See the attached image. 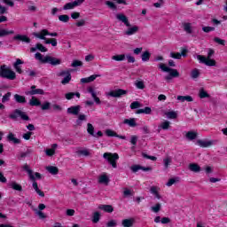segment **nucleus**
<instances>
[{"mask_svg":"<svg viewBox=\"0 0 227 227\" xmlns=\"http://www.w3.org/2000/svg\"><path fill=\"white\" fill-rule=\"evenodd\" d=\"M196 145H198V146H200V148H210V146H214V145H215V141L207 139H199L197 140Z\"/></svg>","mask_w":227,"mask_h":227,"instance_id":"11","label":"nucleus"},{"mask_svg":"<svg viewBox=\"0 0 227 227\" xmlns=\"http://www.w3.org/2000/svg\"><path fill=\"white\" fill-rule=\"evenodd\" d=\"M7 140L9 143H13V145H20V139L15 137V134L10 132L7 136Z\"/></svg>","mask_w":227,"mask_h":227,"instance_id":"20","label":"nucleus"},{"mask_svg":"<svg viewBox=\"0 0 227 227\" xmlns=\"http://www.w3.org/2000/svg\"><path fill=\"white\" fill-rule=\"evenodd\" d=\"M202 31H204V33H210L212 31H215V27H203Z\"/></svg>","mask_w":227,"mask_h":227,"instance_id":"60","label":"nucleus"},{"mask_svg":"<svg viewBox=\"0 0 227 227\" xmlns=\"http://www.w3.org/2000/svg\"><path fill=\"white\" fill-rule=\"evenodd\" d=\"M81 113V106H73L67 108V114L77 116Z\"/></svg>","mask_w":227,"mask_h":227,"instance_id":"16","label":"nucleus"},{"mask_svg":"<svg viewBox=\"0 0 227 227\" xmlns=\"http://www.w3.org/2000/svg\"><path fill=\"white\" fill-rule=\"evenodd\" d=\"M20 65H24V61L20 59H17L16 62L13 64V67L18 74H22V67H20Z\"/></svg>","mask_w":227,"mask_h":227,"instance_id":"22","label":"nucleus"},{"mask_svg":"<svg viewBox=\"0 0 227 227\" xmlns=\"http://www.w3.org/2000/svg\"><path fill=\"white\" fill-rule=\"evenodd\" d=\"M192 79H198L200 77V69L195 68L191 73Z\"/></svg>","mask_w":227,"mask_h":227,"instance_id":"49","label":"nucleus"},{"mask_svg":"<svg viewBox=\"0 0 227 227\" xmlns=\"http://www.w3.org/2000/svg\"><path fill=\"white\" fill-rule=\"evenodd\" d=\"M35 58L40 63H43V64L48 63L49 65H51L52 67H58V65H61V63H62L61 59H58L56 57H52V56H49V55L43 56L40 52L35 53Z\"/></svg>","mask_w":227,"mask_h":227,"instance_id":"3","label":"nucleus"},{"mask_svg":"<svg viewBox=\"0 0 227 227\" xmlns=\"http://www.w3.org/2000/svg\"><path fill=\"white\" fill-rule=\"evenodd\" d=\"M9 187H11V189H13V191H22V186L15 181L11 182L9 184Z\"/></svg>","mask_w":227,"mask_h":227,"instance_id":"31","label":"nucleus"},{"mask_svg":"<svg viewBox=\"0 0 227 227\" xmlns=\"http://www.w3.org/2000/svg\"><path fill=\"white\" fill-rule=\"evenodd\" d=\"M98 208L99 210H103L104 212H107L108 214H111L114 211V208H113V206L111 205H99Z\"/></svg>","mask_w":227,"mask_h":227,"instance_id":"24","label":"nucleus"},{"mask_svg":"<svg viewBox=\"0 0 227 227\" xmlns=\"http://www.w3.org/2000/svg\"><path fill=\"white\" fill-rule=\"evenodd\" d=\"M46 169L49 173H51V175H58V173L59 172V169H58L57 167L54 166L46 167Z\"/></svg>","mask_w":227,"mask_h":227,"instance_id":"39","label":"nucleus"},{"mask_svg":"<svg viewBox=\"0 0 227 227\" xmlns=\"http://www.w3.org/2000/svg\"><path fill=\"white\" fill-rule=\"evenodd\" d=\"M134 223H136V220L134 218L123 219L121 221V224L123 227H132L134 226Z\"/></svg>","mask_w":227,"mask_h":227,"instance_id":"23","label":"nucleus"},{"mask_svg":"<svg viewBox=\"0 0 227 227\" xmlns=\"http://www.w3.org/2000/svg\"><path fill=\"white\" fill-rule=\"evenodd\" d=\"M183 58H186L187 57V49H183L182 52H170V58H173V59H181Z\"/></svg>","mask_w":227,"mask_h":227,"instance_id":"15","label":"nucleus"},{"mask_svg":"<svg viewBox=\"0 0 227 227\" xmlns=\"http://www.w3.org/2000/svg\"><path fill=\"white\" fill-rule=\"evenodd\" d=\"M130 169L133 173H137V171H139L141 169V166L140 165H133L130 167Z\"/></svg>","mask_w":227,"mask_h":227,"instance_id":"62","label":"nucleus"},{"mask_svg":"<svg viewBox=\"0 0 227 227\" xmlns=\"http://www.w3.org/2000/svg\"><path fill=\"white\" fill-rule=\"evenodd\" d=\"M34 36H35V38H39L40 40H45V36H58V33H50L49 30L43 29L38 33H34Z\"/></svg>","mask_w":227,"mask_h":227,"instance_id":"10","label":"nucleus"},{"mask_svg":"<svg viewBox=\"0 0 227 227\" xmlns=\"http://www.w3.org/2000/svg\"><path fill=\"white\" fill-rule=\"evenodd\" d=\"M106 6H108V8H110L111 10H116V4L111 1H106Z\"/></svg>","mask_w":227,"mask_h":227,"instance_id":"59","label":"nucleus"},{"mask_svg":"<svg viewBox=\"0 0 227 227\" xmlns=\"http://www.w3.org/2000/svg\"><path fill=\"white\" fill-rule=\"evenodd\" d=\"M36 49L37 51H40V52H47V48H45V46H43V44L42 43H37L36 44Z\"/></svg>","mask_w":227,"mask_h":227,"instance_id":"55","label":"nucleus"},{"mask_svg":"<svg viewBox=\"0 0 227 227\" xmlns=\"http://www.w3.org/2000/svg\"><path fill=\"white\" fill-rule=\"evenodd\" d=\"M77 3L75 1L67 3L64 5L63 10H74V8L77 7Z\"/></svg>","mask_w":227,"mask_h":227,"instance_id":"36","label":"nucleus"},{"mask_svg":"<svg viewBox=\"0 0 227 227\" xmlns=\"http://www.w3.org/2000/svg\"><path fill=\"white\" fill-rule=\"evenodd\" d=\"M42 111H49L51 109V103L49 101L44 102L41 105Z\"/></svg>","mask_w":227,"mask_h":227,"instance_id":"51","label":"nucleus"},{"mask_svg":"<svg viewBox=\"0 0 227 227\" xmlns=\"http://www.w3.org/2000/svg\"><path fill=\"white\" fill-rule=\"evenodd\" d=\"M185 137L188 141H194L198 137V132L196 131H188L185 133Z\"/></svg>","mask_w":227,"mask_h":227,"instance_id":"25","label":"nucleus"},{"mask_svg":"<svg viewBox=\"0 0 227 227\" xmlns=\"http://www.w3.org/2000/svg\"><path fill=\"white\" fill-rule=\"evenodd\" d=\"M177 182H180L179 177L171 178L168 181L166 185H167V187H171V185H175V184H176Z\"/></svg>","mask_w":227,"mask_h":227,"instance_id":"46","label":"nucleus"},{"mask_svg":"<svg viewBox=\"0 0 227 227\" xmlns=\"http://www.w3.org/2000/svg\"><path fill=\"white\" fill-rule=\"evenodd\" d=\"M165 116H167L168 120H176V118L178 117V114H176V112L175 111H170L166 112Z\"/></svg>","mask_w":227,"mask_h":227,"instance_id":"32","label":"nucleus"},{"mask_svg":"<svg viewBox=\"0 0 227 227\" xmlns=\"http://www.w3.org/2000/svg\"><path fill=\"white\" fill-rule=\"evenodd\" d=\"M215 51L214 50L209 49L207 52V57H205L203 55H198L197 59L200 61V63H202L203 65H206V67H215V60L211 59L212 56H214Z\"/></svg>","mask_w":227,"mask_h":227,"instance_id":"4","label":"nucleus"},{"mask_svg":"<svg viewBox=\"0 0 227 227\" xmlns=\"http://www.w3.org/2000/svg\"><path fill=\"white\" fill-rule=\"evenodd\" d=\"M71 67H73L74 68L77 67H82V62L80 60H74L73 63L71 64Z\"/></svg>","mask_w":227,"mask_h":227,"instance_id":"61","label":"nucleus"},{"mask_svg":"<svg viewBox=\"0 0 227 227\" xmlns=\"http://www.w3.org/2000/svg\"><path fill=\"white\" fill-rule=\"evenodd\" d=\"M56 150H58V144H52L51 147L46 149L44 152L47 157H52L53 155H56Z\"/></svg>","mask_w":227,"mask_h":227,"instance_id":"17","label":"nucleus"},{"mask_svg":"<svg viewBox=\"0 0 227 227\" xmlns=\"http://www.w3.org/2000/svg\"><path fill=\"white\" fill-rule=\"evenodd\" d=\"M160 203H157L155 206L151 207L152 212H154L157 214L158 212H160Z\"/></svg>","mask_w":227,"mask_h":227,"instance_id":"54","label":"nucleus"},{"mask_svg":"<svg viewBox=\"0 0 227 227\" xmlns=\"http://www.w3.org/2000/svg\"><path fill=\"white\" fill-rule=\"evenodd\" d=\"M87 120L86 114H79L75 121L76 127H81L82 125V121H86Z\"/></svg>","mask_w":227,"mask_h":227,"instance_id":"27","label":"nucleus"},{"mask_svg":"<svg viewBox=\"0 0 227 227\" xmlns=\"http://www.w3.org/2000/svg\"><path fill=\"white\" fill-rule=\"evenodd\" d=\"M124 125H129V127H137V123H136V119H125L123 121Z\"/></svg>","mask_w":227,"mask_h":227,"instance_id":"30","label":"nucleus"},{"mask_svg":"<svg viewBox=\"0 0 227 227\" xmlns=\"http://www.w3.org/2000/svg\"><path fill=\"white\" fill-rule=\"evenodd\" d=\"M59 77H63V75H66L64 79L61 81L62 84H68L70 81H72V74H70V71H61L58 74Z\"/></svg>","mask_w":227,"mask_h":227,"instance_id":"13","label":"nucleus"},{"mask_svg":"<svg viewBox=\"0 0 227 227\" xmlns=\"http://www.w3.org/2000/svg\"><path fill=\"white\" fill-rule=\"evenodd\" d=\"M14 100L18 104H26V97L20 96L19 94L14 95Z\"/></svg>","mask_w":227,"mask_h":227,"instance_id":"33","label":"nucleus"},{"mask_svg":"<svg viewBox=\"0 0 227 227\" xmlns=\"http://www.w3.org/2000/svg\"><path fill=\"white\" fill-rule=\"evenodd\" d=\"M15 42H24L25 43H31V39L26 35L18 34L13 36Z\"/></svg>","mask_w":227,"mask_h":227,"instance_id":"14","label":"nucleus"},{"mask_svg":"<svg viewBox=\"0 0 227 227\" xmlns=\"http://www.w3.org/2000/svg\"><path fill=\"white\" fill-rule=\"evenodd\" d=\"M22 169L27 173L29 180L33 182L32 186L35 189V192L38 194V196L43 198V196H45V193L39 190L38 183H36V180H42V174L38 172H33L29 168V165L27 164L23 165Z\"/></svg>","mask_w":227,"mask_h":227,"instance_id":"2","label":"nucleus"},{"mask_svg":"<svg viewBox=\"0 0 227 227\" xmlns=\"http://www.w3.org/2000/svg\"><path fill=\"white\" fill-rule=\"evenodd\" d=\"M128 93L127 90L123 89H116L114 90H110L109 92H106V97H113L114 98H120V97H123V95H126Z\"/></svg>","mask_w":227,"mask_h":227,"instance_id":"9","label":"nucleus"},{"mask_svg":"<svg viewBox=\"0 0 227 227\" xmlns=\"http://www.w3.org/2000/svg\"><path fill=\"white\" fill-rule=\"evenodd\" d=\"M98 221H100V213L98 211H96L92 215V223L94 224H97V223H98Z\"/></svg>","mask_w":227,"mask_h":227,"instance_id":"43","label":"nucleus"},{"mask_svg":"<svg viewBox=\"0 0 227 227\" xmlns=\"http://www.w3.org/2000/svg\"><path fill=\"white\" fill-rule=\"evenodd\" d=\"M106 135L108 137H118V133L115 132L114 130H113V129H106Z\"/></svg>","mask_w":227,"mask_h":227,"instance_id":"47","label":"nucleus"},{"mask_svg":"<svg viewBox=\"0 0 227 227\" xmlns=\"http://www.w3.org/2000/svg\"><path fill=\"white\" fill-rule=\"evenodd\" d=\"M170 125H171V122H169V121H165L161 122L159 126V132L160 129L168 130V129H169Z\"/></svg>","mask_w":227,"mask_h":227,"instance_id":"35","label":"nucleus"},{"mask_svg":"<svg viewBox=\"0 0 227 227\" xmlns=\"http://www.w3.org/2000/svg\"><path fill=\"white\" fill-rule=\"evenodd\" d=\"M103 157L106 159V160H107V162H109V164H111L112 168H114V169L118 168V165L116 164V161L118 160V159H120L118 153H105L103 154Z\"/></svg>","mask_w":227,"mask_h":227,"instance_id":"7","label":"nucleus"},{"mask_svg":"<svg viewBox=\"0 0 227 227\" xmlns=\"http://www.w3.org/2000/svg\"><path fill=\"white\" fill-rule=\"evenodd\" d=\"M214 42H215V43H218L219 45H225V43H226L225 40L221 39L219 37H215Z\"/></svg>","mask_w":227,"mask_h":227,"instance_id":"57","label":"nucleus"},{"mask_svg":"<svg viewBox=\"0 0 227 227\" xmlns=\"http://www.w3.org/2000/svg\"><path fill=\"white\" fill-rule=\"evenodd\" d=\"M11 97H12V92H7L6 94H4L2 98L3 104H5V102H9Z\"/></svg>","mask_w":227,"mask_h":227,"instance_id":"52","label":"nucleus"},{"mask_svg":"<svg viewBox=\"0 0 227 227\" xmlns=\"http://www.w3.org/2000/svg\"><path fill=\"white\" fill-rule=\"evenodd\" d=\"M135 86L137 90H145V82L143 81H136Z\"/></svg>","mask_w":227,"mask_h":227,"instance_id":"50","label":"nucleus"},{"mask_svg":"<svg viewBox=\"0 0 227 227\" xmlns=\"http://www.w3.org/2000/svg\"><path fill=\"white\" fill-rule=\"evenodd\" d=\"M126 59H128V63H136V58L130 54L126 55Z\"/></svg>","mask_w":227,"mask_h":227,"instance_id":"63","label":"nucleus"},{"mask_svg":"<svg viewBox=\"0 0 227 227\" xmlns=\"http://www.w3.org/2000/svg\"><path fill=\"white\" fill-rule=\"evenodd\" d=\"M199 97L200 98H208V97H210V95H208V93L207 91H205V90L201 89L200 90Z\"/></svg>","mask_w":227,"mask_h":227,"instance_id":"53","label":"nucleus"},{"mask_svg":"<svg viewBox=\"0 0 227 227\" xmlns=\"http://www.w3.org/2000/svg\"><path fill=\"white\" fill-rule=\"evenodd\" d=\"M8 35H15V31L8 29H0V36H8Z\"/></svg>","mask_w":227,"mask_h":227,"instance_id":"40","label":"nucleus"},{"mask_svg":"<svg viewBox=\"0 0 227 227\" xmlns=\"http://www.w3.org/2000/svg\"><path fill=\"white\" fill-rule=\"evenodd\" d=\"M97 77H100V74H92L87 78H82L81 82L82 84H88L89 82H93Z\"/></svg>","mask_w":227,"mask_h":227,"instance_id":"21","label":"nucleus"},{"mask_svg":"<svg viewBox=\"0 0 227 227\" xmlns=\"http://www.w3.org/2000/svg\"><path fill=\"white\" fill-rule=\"evenodd\" d=\"M152 56V53H150V51H145L143 52L141 58H142V61L144 63H146L147 61H150V57Z\"/></svg>","mask_w":227,"mask_h":227,"instance_id":"37","label":"nucleus"},{"mask_svg":"<svg viewBox=\"0 0 227 227\" xmlns=\"http://www.w3.org/2000/svg\"><path fill=\"white\" fill-rule=\"evenodd\" d=\"M111 182V179L107 173L103 172L98 176V183H99L101 185H109V183Z\"/></svg>","mask_w":227,"mask_h":227,"instance_id":"12","label":"nucleus"},{"mask_svg":"<svg viewBox=\"0 0 227 227\" xmlns=\"http://www.w3.org/2000/svg\"><path fill=\"white\" fill-rule=\"evenodd\" d=\"M31 136H33V132L27 131V133L23 134L22 137L26 141H29L31 139Z\"/></svg>","mask_w":227,"mask_h":227,"instance_id":"58","label":"nucleus"},{"mask_svg":"<svg viewBox=\"0 0 227 227\" xmlns=\"http://www.w3.org/2000/svg\"><path fill=\"white\" fill-rule=\"evenodd\" d=\"M31 210L35 212V215L39 216V219H45V217H47L44 212L38 210L35 206H31Z\"/></svg>","mask_w":227,"mask_h":227,"instance_id":"26","label":"nucleus"},{"mask_svg":"<svg viewBox=\"0 0 227 227\" xmlns=\"http://www.w3.org/2000/svg\"><path fill=\"white\" fill-rule=\"evenodd\" d=\"M27 95H45V91L42 89H36V86L33 85L31 90Z\"/></svg>","mask_w":227,"mask_h":227,"instance_id":"18","label":"nucleus"},{"mask_svg":"<svg viewBox=\"0 0 227 227\" xmlns=\"http://www.w3.org/2000/svg\"><path fill=\"white\" fill-rule=\"evenodd\" d=\"M190 171H192L193 173H200L201 171V167L196 163H191L189 165Z\"/></svg>","mask_w":227,"mask_h":227,"instance_id":"29","label":"nucleus"},{"mask_svg":"<svg viewBox=\"0 0 227 227\" xmlns=\"http://www.w3.org/2000/svg\"><path fill=\"white\" fill-rule=\"evenodd\" d=\"M9 118H11V120H17V118H20L23 121H29V116H27V114L19 109L14 110L9 115Z\"/></svg>","mask_w":227,"mask_h":227,"instance_id":"8","label":"nucleus"},{"mask_svg":"<svg viewBox=\"0 0 227 227\" xmlns=\"http://www.w3.org/2000/svg\"><path fill=\"white\" fill-rule=\"evenodd\" d=\"M74 97H77V98H81V93L79 92H69L66 94L67 100H72Z\"/></svg>","mask_w":227,"mask_h":227,"instance_id":"38","label":"nucleus"},{"mask_svg":"<svg viewBox=\"0 0 227 227\" xmlns=\"http://www.w3.org/2000/svg\"><path fill=\"white\" fill-rule=\"evenodd\" d=\"M115 19L126 26L127 29L124 30V35L126 36H133V35H137V33H139V27L137 25L130 24L129 18L124 13H116Z\"/></svg>","mask_w":227,"mask_h":227,"instance_id":"1","label":"nucleus"},{"mask_svg":"<svg viewBox=\"0 0 227 227\" xmlns=\"http://www.w3.org/2000/svg\"><path fill=\"white\" fill-rule=\"evenodd\" d=\"M118 223L116 222V220H110L107 223L106 226L107 227H115L117 226Z\"/></svg>","mask_w":227,"mask_h":227,"instance_id":"64","label":"nucleus"},{"mask_svg":"<svg viewBox=\"0 0 227 227\" xmlns=\"http://www.w3.org/2000/svg\"><path fill=\"white\" fill-rule=\"evenodd\" d=\"M59 20L60 22H68V20H70V16L67 15V14H63V15H59Z\"/></svg>","mask_w":227,"mask_h":227,"instance_id":"48","label":"nucleus"},{"mask_svg":"<svg viewBox=\"0 0 227 227\" xmlns=\"http://www.w3.org/2000/svg\"><path fill=\"white\" fill-rule=\"evenodd\" d=\"M0 77L8 79L9 81H15L17 74L12 70V67L4 65L0 67Z\"/></svg>","mask_w":227,"mask_h":227,"instance_id":"5","label":"nucleus"},{"mask_svg":"<svg viewBox=\"0 0 227 227\" xmlns=\"http://www.w3.org/2000/svg\"><path fill=\"white\" fill-rule=\"evenodd\" d=\"M184 31L188 35H192V24L189 22L183 23Z\"/></svg>","mask_w":227,"mask_h":227,"instance_id":"28","label":"nucleus"},{"mask_svg":"<svg viewBox=\"0 0 227 227\" xmlns=\"http://www.w3.org/2000/svg\"><path fill=\"white\" fill-rule=\"evenodd\" d=\"M139 107H141V103H139V101H135L130 104L131 109H139Z\"/></svg>","mask_w":227,"mask_h":227,"instance_id":"56","label":"nucleus"},{"mask_svg":"<svg viewBox=\"0 0 227 227\" xmlns=\"http://www.w3.org/2000/svg\"><path fill=\"white\" fill-rule=\"evenodd\" d=\"M160 191V188L159 186H152L150 188L151 194L154 195L156 200H161L162 196H160V193L159 192Z\"/></svg>","mask_w":227,"mask_h":227,"instance_id":"19","label":"nucleus"},{"mask_svg":"<svg viewBox=\"0 0 227 227\" xmlns=\"http://www.w3.org/2000/svg\"><path fill=\"white\" fill-rule=\"evenodd\" d=\"M171 162H173V160L171 159V157H166L163 160V166H164L165 169H168V168H169V166H171Z\"/></svg>","mask_w":227,"mask_h":227,"instance_id":"44","label":"nucleus"},{"mask_svg":"<svg viewBox=\"0 0 227 227\" xmlns=\"http://www.w3.org/2000/svg\"><path fill=\"white\" fill-rule=\"evenodd\" d=\"M179 102H192L194 99L191 96H177Z\"/></svg>","mask_w":227,"mask_h":227,"instance_id":"34","label":"nucleus"},{"mask_svg":"<svg viewBox=\"0 0 227 227\" xmlns=\"http://www.w3.org/2000/svg\"><path fill=\"white\" fill-rule=\"evenodd\" d=\"M87 132L90 134V136H95V127H93V124L88 123L87 124Z\"/></svg>","mask_w":227,"mask_h":227,"instance_id":"45","label":"nucleus"},{"mask_svg":"<svg viewBox=\"0 0 227 227\" xmlns=\"http://www.w3.org/2000/svg\"><path fill=\"white\" fill-rule=\"evenodd\" d=\"M29 104L33 106H42V102H40L35 97H32V98L29 100Z\"/></svg>","mask_w":227,"mask_h":227,"instance_id":"41","label":"nucleus"},{"mask_svg":"<svg viewBox=\"0 0 227 227\" xmlns=\"http://www.w3.org/2000/svg\"><path fill=\"white\" fill-rule=\"evenodd\" d=\"M125 54H119V55H114L112 56V59L114 61H125Z\"/></svg>","mask_w":227,"mask_h":227,"instance_id":"42","label":"nucleus"},{"mask_svg":"<svg viewBox=\"0 0 227 227\" xmlns=\"http://www.w3.org/2000/svg\"><path fill=\"white\" fill-rule=\"evenodd\" d=\"M159 68L162 72H168V75L165 76V81H171V79H173L175 77H180V73H178V70L173 69V68L166 66V64H164V63H160Z\"/></svg>","mask_w":227,"mask_h":227,"instance_id":"6","label":"nucleus"}]
</instances>
